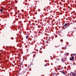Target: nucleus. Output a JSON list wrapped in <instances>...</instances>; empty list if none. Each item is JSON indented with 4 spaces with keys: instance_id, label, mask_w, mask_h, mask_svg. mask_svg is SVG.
I'll return each mask as SVG.
<instances>
[{
    "instance_id": "9d476101",
    "label": "nucleus",
    "mask_w": 76,
    "mask_h": 76,
    "mask_svg": "<svg viewBox=\"0 0 76 76\" xmlns=\"http://www.w3.org/2000/svg\"><path fill=\"white\" fill-rule=\"evenodd\" d=\"M74 55H76V54H74Z\"/></svg>"
},
{
    "instance_id": "f03ea898",
    "label": "nucleus",
    "mask_w": 76,
    "mask_h": 76,
    "mask_svg": "<svg viewBox=\"0 0 76 76\" xmlns=\"http://www.w3.org/2000/svg\"><path fill=\"white\" fill-rule=\"evenodd\" d=\"M74 58H74V57L73 56H72V57L71 58H70V60H71V61L73 60H74Z\"/></svg>"
},
{
    "instance_id": "dca6fc26",
    "label": "nucleus",
    "mask_w": 76,
    "mask_h": 76,
    "mask_svg": "<svg viewBox=\"0 0 76 76\" xmlns=\"http://www.w3.org/2000/svg\"><path fill=\"white\" fill-rule=\"evenodd\" d=\"M68 54H69V53H68Z\"/></svg>"
},
{
    "instance_id": "f257e3e1",
    "label": "nucleus",
    "mask_w": 76,
    "mask_h": 76,
    "mask_svg": "<svg viewBox=\"0 0 76 76\" xmlns=\"http://www.w3.org/2000/svg\"><path fill=\"white\" fill-rule=\"evenodd\" d=\"M69 25H70V23L69 25L67 24V23H66L64 26V28L66 29V28H67V27H69Z\"/></svg>"
},
{
    "instance_id": "0eeeda50",
    "label": "nucleus",
    "mask_w": 76,
    "mask_h": 76,
    "mask_svg": "<svg viewBox=\"0 0 76 76\" xmlns=\"http://www.w3.org/2000/svg\"><path fill=\"white\" fill-rule=\"evenodd\" d=\"M47 66V65L46 64L45 65V66Z\"/></svg>"
},
{
    "instance_id": "2eb2a0df",
    "label": "nucleus",
    "mask_w": 76,
    "mask_h": 76,
    "mask_svg": "<svg viewBox=\"0 0 76 76\" xmlns=\"http://www.w3.org/2000/svg\"><path fill=\"white\" fill-rule=\"evenodd\" d=\"M27 69H26V70H27Z\"/></svg>"
},
{
    "instance_id": "4468645a",
    "label": "nucleus",
    "mask_w": 76,
    "mask_h": 76,
    "mask_svg": "<svg viewBox=\"0 0 76 76\" xmlns=\"http://www.w3.org/2000/svg\"><path fill=\"white\" fill-rule=\"evenodd\" d=\"M60 52L61 53V51H60Z\"/></svg>"
},
{
    "instance_id": "f8f14e48",
    "label": "nucleus",
    "mask_w": 76,
    "mask_h": 76,
    "mask_svg": "<svg viewBox=\"0 0 76 76\" xmlns=\"http://www.w3.org/2000/svg\"><path fill=\"white\" fill-rule=\"evenodd\" d=\"M61 60H62V61H63V60L62 59H61Z\"/></svg>"
},
{
    "instance_id": "1a4fd4ad",
    "label": "nucleus",
    "mask_w": 76,
    "mask_h": 76,
    "mask_svg": "<svg viewBox=\"0 0 76 76\" xmlns=\"http://www.w3.org/2000/svg\"><path fill=\"white\" fill-rule=\"evenodd\" d=\"M26 70L24 72V73H25V72H26Z\"/></svg>"
},
{
    "instance_id": "f3484780",
    "label": "nucleus",
    "mask_w": 76,
    "mask_h": 76,
    "mask_svg": "<svg viewBox=\"0 0 76 76\" xmlns=\"http://www.w3.org/2000/svg\"><path fill=\"white\" fill-rule=\"evenodd\" d=\"M36 2H37V1H36Z\"/></svg>"
},
{
    "instance_id": "9b49d317",
    "label": "nucleus",
    "mask_w": 76,
    "mask_h": 76,
    "mask_svg": "<svg viewBox=\"0 0 76 76\" xmlns=\"http://www.w3.org/2000/svg\"><path fill=\"white\" fill-rule=\"evenodd\" d=\"M48 42V41L47 42Z\"/></svg>"
},
{
    "instance_id": "a211bd4d",
    "label": "nucleus",
    "mask_w": 76,
    "mask_h": 76,
    "mask_svg": "<svg viewBox=\"0 0 76 76\" xmlns=\"http://www.w3.org/2000/svg\"><path fill=\"white\" fill-rule=\"evenodd\" d=\"M70 76H71V74L70 75Z\"/></svg>"
},
{
    "instance_id": "423d86ee",
    "label": "nucleus",
    "mask_w": 76,
    "mask_h": 76,
    "mask_svg": "<svg viewBox=\"0 0 76 76\" xmlns=\"http://www.w3.org/2000/svg\"><path fill=\"white\" fill-rule=\"evenodd\" d=\"M28 36H27L26 37V39H28Z\"/></svg>"
},
{
    "instance_id": "ddd939ff",
    "label": "nucleus",
    "mask_w": 76,
    "mask_h": 76,
    "mask_svg": "<svg viewBox=\"0 0 76 76\" xmlns=\"http://www.w3.org/2000/svg\"><path fill=\"white\" fill-rule=\"evenodd\" d=\"M16 2H18V1H16Z\"/></svg>"
},
{
    "instance_id": "20e7f679",
    "label": "nucleus",
    "mask_w": 76,
    "mask_h": 76,
    "mask_svg": "<svg viewBox=\"0 0 76 76\" xmlns=\"http://www.w3.org/2000/svg\"><path fill=\"white\" fill-rule=\"evenodd\" d=\"M76 75L75 74H74V73H72V76H75Z\"/></svg>"
},
{
    "instance_id": "39448f33",
    "label": "nucleus",
    "mask_w": 76,
    "mask_h": 76,
    "mask_svg": "<svg viewBox=\"0 0 76 76\" xmlns=\"http://www.w3.org/2000/svg\"><path fill=\"white\" fill-rule=\"evenodd\" d=\"M3 9H1L0 10L1 12H3Z\"/></svg>"
},
{
    "instance_id": "7ed1b4c3",
    "label": "nucleus",
    "mask_w": 76,
    "mask_h": 76,
    "mask_svg": "<svg viewBox=\"0 0 76 76\" xmlns=\"http://www.w3.org/2000/svg\"><path fill=\"white\" fill-rule=\"evenodd\" d=\"M60 72H61L63 74H64V75H66V73L64 72L61 71H60Z\"/></svg>"
},
{
    "instance_id": "6e6552de",
    "label": "nucleus",
    "mask_w": 76,
    "mask_h": 76,
    "mask_svg": "<svg viewBox=\"0 0 76 76\" xmlns=\"http://www.w3.org/2000/svg\"><path fill=\"white\" fill-rule=\"evenodd\" d=\"M29 70L30 71H31V69H29Z\"/></svg>"
}]
</instances>
